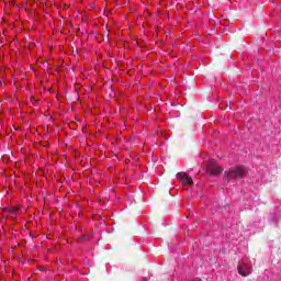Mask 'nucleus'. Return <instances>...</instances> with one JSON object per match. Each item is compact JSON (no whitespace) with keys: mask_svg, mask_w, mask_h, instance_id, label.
<instances>
[{"mask_svg":"<svg viewBox=\"0 0 281 281\" xmlns=\"http://www.w3.org/2000/svg\"><path fill=\"white\" fill-rule=\"evenodd\" d=\"M206 172L211 175V177H218V175L223 172V167L216 165V162L214 161H210L206 165Z\"/></svg>","mask_w":281,"mask_h":281,"instance_id":"2","label":"nucleus"},{"mask_svg":"<svg viewBox=\"0 0 281 281\" xmlns=\"http://www.w3.org/2000/svg\"><path fill=\"white\" fill-rule=\"evenodd\" d=\"M237 271L239 273V276H243V278H247V276H249V273H251V269L249 268V266H247V263H241L237 267Z\"/></svg>","mask_w":281,"mask_h":281,"instance_id":"3","label":"nucleus"},{"mask_svg":"<svg viewBox=\"0 0 281 281\" xmlns=\"http://www.w3.org/2000/svg\"><path fill=\"white\" fill-rule=\"evenodd\" d=\"M5 212H10L11 216H14V214H16L18 210L16 209H5Z\"/></svg>","mask_w":281,"mask_h":281,"instance_id":"5","label":"nucleus"},{"mask_svg":"<svg viewBox=\"0 0 281 281\" xmlns=\"http://www.w3.org/2000/svg\"><path fill=\"white\" fill-rule=\"evenodd\" d=\"M85 238H87V236L80 237L79 240L82 243V240H85Z\"/></svg>","mask_w":281,"mask_h":281,"instance_id":"6","label":"nucleus"},{"mask_svg":"<svg viewBox=\"0 0 281 281\" xmlns=\"http://www.w3.org/2000/svg\"><path fill=\"white\" fill-rule=\"evenodd\" d=\"M180 179H181L182 183H187L188 186H192L194 183L192 181V178H190V176H188L187 173H181Z\"/></svg>","mask_w":281,"mask_h":281,"instance_id":"4","label":"nucleus"},{"mask_svg":"<svg viewBox=\"0 0 281 281\" xmlns=\"http://www.w3.org/2000/svg\"><path fill=\"white\" fill-rule=\"evenodd\" d=\"M247 175V169L245 167H235L225 171L226 179H243Z\"/></svg>","mask_w":281,"mask_h":281,"instance_id":"1","label":"nucleus"}]
</instances>
